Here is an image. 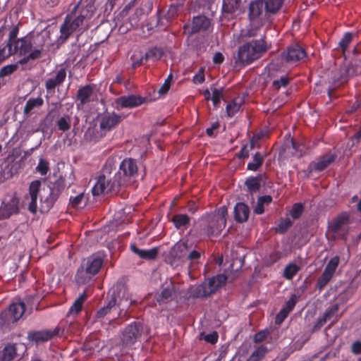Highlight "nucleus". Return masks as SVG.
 <instances>
[{"mask_svg":"<svg viewBox=\"0 0 361 361\" xmlns=\"http://www.w3.org/2000/svg\"><path fill=\"white\" fill-rule=\"evenodd\" d=\"M116 158L109 157L107 159L101 175L92 188V192L94 196L104 193L117 194L121 188H125L117 175L115 173L114 176L111 174L112 170L116 169Z\"/></svg>","mask_w":361,"mask_h":361,"instance_id":"nucleus-2","label":"nucleus"},{"mask_svg":"<svg viewBox=\"0 0 361 361\" xmlns=\"http://www.w3.org/2000/svg\"><path fill=\"white\" fill-rule=\"evenodd\" d=\"M250 216V208L243 202H238L234 207V218L239 223L247 221Z\"/></svg>","mask_w":361,"mask_h":361,"instance_id":"nucleus-27","label":"nucleus"},{"mask_svg":"<svg viewBox=\"0 0 361 361\" xmlns=\"http://www.w3.org/2000/svg\"><path fill=\"white\" fill-rule=\"evenodd\" d=\"M87 299V295L83 293L81 294L73 302L72 306L71 307L67 316L69 317L70 315L75 316L77 315L82 308V304L85 302V300Z\"/></svg>","mask_w":361,"mask_h":361,"instance_id":"nucleus-37","label":"nucleus"},{"mask_svg":"<svg viewBox=\"0 0 361 361\" xmlns=\"http://www.w3.org/2000/svg\"><path fill=\"white\" fill-rule=\"evenodd\" d=\"M355 35V34L348 32L344 34V35L338 42V47L341 49L343 54L345 53L349 44L353 41Z\"/></svg>","mask_w":361,"mask_h":361,"instance_id":"nucleus-43","label":"nucleus"},{"mask_svg":"<svg viewBox=\"0 0 361 361\" xmlns=\"http://www.w3.org/2000/svg\"><path fill=\"white\" fill-rule=\"evenodd\" d=\"M130 250L140 258L146 260H153L156 259L159 253L158 247L144 250L138 248L135 244H132L130 245Z\"/></svg>","mask_w":361,"mask_h":361,"instance_id":"nucleus-24","label":"nucleus"},{"mask_svg":"<svg viewBox=\"0 0 361 361\" xmlns=\"http://www.w3.org/2000/svg\"><path fill=\"white\" fill-rule=\"evenodd\" d=\"M134 27L135 25L127 19L126 22H124L119 26L118 31L121 34H125Z\"/></svg>","mask_w":361,"mask_h":361,"instance_id":"nucleus-64","label":"nucleus"},{"mask_svg":"<svg viewBox=\"0 0 361 361\" xmlns=\"http://www.w3.org/2000/svg\"><path fill=\"white\" fill-rule=\"evenodd\" d=\"M267 351V348L264 345L257 347L248 357L251 361H259L262 359Z\"/></svg>","mask_w":361,"mask_h":361,"instance_id":"nucleus-48","label":"nucleus"},{"mask_svg":"<svg viewBox=\"0 0 361 361\" xmlns=\"http://www.w3.org/2000/svg\"><path fill=\"white\" fill-rule=\"evenodd\" d=\"M348 224L349 216L345 213H343L331 221L329 228L331 231L334 233L345 236L348 231L347 228Z\"/></svg>","mask_w":361,"mask_h":361,"instance_id":"nucleus-18","label":"nucleus"},{"mask_svg":"<svg viewBox=\"0 0 361 361\" xmlns=\"http://www.w3.org/2000/svg\"><path fill=\"white\" fill-rule=\"evenodd\" d=\"M241 0H224L222 8L224 12L234 13L240 8Z\"/></svg>","mask_w":361,"mask_h":361,"instance_id":"nucleus-41","label":"nucleus"},{"mask_svg":"<svg viewBox=\"0 0 361 361\" xmlns=\"http://www.w3.org/2000/svg\"><path fill=\"white\" fill-rule=\"evenodd\" d=\"M55 180H43L46 183L42 185L40 179L32 180L28 186V192L24 196L23 202L27 210L35 214L39 210L41 213H47L54 207L63 191L66 183L62 175L56 176Z\"/></svg>","mask_w":361,"mask_h":361,"instance_id":"nucleus-1","label":"nucleus"},{"mask_svg":"<svg viewBox=\"0 0 361 361\" xmlns=\"http://www.w3.org/2000/svg\"><path fill=\"white\" fill-rule=\"evenodd\" d=\"M145 11L142 8H137L134 13L128 20L135 26L137 25L140 17L144 14Z\"/></svg>","mask_w":361,"mask_h":361,"instance_id":"nucleus-57","label":"nucleus"},{"mask_svg":"<svg viewBox=\"0 0 361 361\" xmlns=\"http://www.w3.org/2000/svg\"><path fill=\"white\" fill-rule=\"evenodd\" d=\"M189 217L186 214H176L171 219L175 226L180 229L189 224Z\"/></svg>","mask_w":361,"mask_h":361,"instance_id":"nucleus-44","label":"nucleus"},{"mask_svg":"<svg viewBox=\"0 0 361 361\" xmlns=\"http://www.w3.org/2000/svg\"><path fill=\"white\" fill-rule=\"evenodd\" d=\"M172 79H173V75L170 74L167 77V78L165 80L164 83L162 85V86L159 90L158 92L159 94H164L169 91Z\"/></svg>","mask_w":361,"mask_h":361,"instance_id":"nucleus-62","label":"nucleus"},{"mask_svg":"<svg viewBox=\"0 0 361 361\" xmlns=\"http://www.w3.org/2000/svg\"><path fill=\"white\" fill-rule=\"evenodd\" d=\"M44 104V100L42 97L30 98L26 102L23 108V114L25 116H30L35 113L37 109H40Z\"/></svg>","mask_w":361,"mask_h":361,"instance_id":"nucleus-26","label":"nucleus"},{"mask_svg":"<svg viewBox=\"0 0 361 361\" xmlns=\"http://www.w3.org/2000/svg\"><path fill=\"white\" fill-rule=\"evenodd\" d=\"M264 10L269 13H276L283 5V0H264Z\"/></svg>","mask_w":361,"mask_h":361,"instance_id":"nucleus-42","label":"nucleus"},{"mask_svg":"<svg viewBox=\"0 0 361 361\" xmlns=\"http://www.w3.org/2000/svg\"><path fill=\"white\" fill-rule=\"evenodd\" d=\"M190 295L193 298L203 297V283L193 286L190 289Z\"/></svg>","mask_w":361,"mask_h":361,"instance_id":"nucleus-63","label":"nucleus"},{"mask_svg":"<svg viewBox=\"0 0 361 361\" xmlns=\"http://www.w3.org/2000/svg\"><path fill=\"white\" fill-rule=\"evenodd\" d=\"M262 176H251L245 180V185L250 192H256L260 188Z\"/></svg>","mask_w":361,"mask_h":361,"instance_id":"nucleus-39","label":"nucleus"},{"mask_svg":"<svg viewBox=\"0 0 361 361\" xmlns=\"http://www.w3.org/2000/svg\"><path fill=\"white\" fill-rule=\"evenodd\" d=\"M219 340V334L217 331H213L209 334H204V341L210 344H216Z\"/></svg>","mask_w":361,"mask_h":361,"instance_id":"nucleus-61","label":"nucleus"},{"mask_svg":"<svg viewBox=\"0 0 361 361\" xmlns=\"http://www.w3.org/2000/svg\"><path fill=\"white\" fill-rule=\"evenodd\" d=\"M307 56L305 49L298 44H294L288 46L285 51H283L280 58L282 61L286 62H297Z\"/></svg>","mask_w":361,"mask_h":361,"instance_id":"nucleus-17","label":"nucleus"},{"mask_svg":"<svg viewBox=\"0 0 361 361\" xmlns=\"http://www.w3.org/2000/svg\"><path fill=\"white\" fill-rule=\"evenodd\" d=\"M203 43V35H188V44L191 49L196 50L197 53L201 51Z\"/></svg>","mask_w":361,"mask_h":361,"instance_id":"nucleus-35","label":"nucleus"},{"mask_svg":"<svg viewBox=\"0 0 361 361\" xmlns=\"http://www.w3.org/2000/svg\"><path fill=\"white\" fill-rule=\"evenodd\" d=\"M56 125L59 130L67 131L71 128V118L69 116H63L56 121Z\"/></svg>","mask_w":361,"mask_h":361,"instance_id":"nucleus-47","label":"nucleus"},{"mask_svg":"<svg viewBox=\"0 0 361 361\" xmlns=\"http://www.w3.org/2000/svg\"><path fill=\"white\" fill-rule=\"evenodd\" d=\"M297 303V297L295 294L292 295L290 299L286 302L284 306L281 308V310H284L287 312V313L290 314V312L293 310L295 305Z\"/></svg>","mask_w":361,"mask_h":361,"instance_id":"nucleus-58","label":"nucleus"},{"mask_svg":"<svg viewBox=\"0 0 361 361\" xmlns=\"http://www.w3.org/2000/svg\"><path fill=\"white\" fill-rule=\"evenodd\" d=\"M293 226V221L289 218L282 219L276 226L275 231L277 233L283 234Z\"/></svg>","mask_w":361,"mask_h":361,"instance_id":"nucleus-46","label":"nucleus"},{"mask_svg":"<svg viewBox=\"0 0 361 361\" xmlns=\"http://www.w3.org/2000/svg\"><path fill=\"white\" fill-rule=\"evenodd\" d=\"M19 199L16 195H7L0 207V219H9L19 213Z\"/></svg>","mask_w":361,"mask_h":361,"instance_id":"nucleus-14","label":"nucleus"},{"mask_svg":"<svg viewBox=\"0 0 361 361\" xmlns=\"http://www.w3.org/2000/svg\"><path fill=\"white\" fill-rule=\"evenodd\" d=\"M227 213V208L224 206L219 209L217 213L207 216V235L208 236H216L220 234L226 226Z\"/></svg>","mask_w":361,"mask_h":361,"instance_id":"nucleus-11","label":"nucleus"},{"mask_svg":"<svg viewBox=\"0 0 361 361\" xmlns=\"http://www.w3.org/2000/svg\"><path fill=\"white\" fill-rule=\"evenodd\" d=\"M126 118L124 114L106 111L98 116L99 129L102 135L114 129Z\"/></svg>","mask_w":361,"mask_h":361,"instance_id":"nucleus-12","label":"nucleus"},{"mask_svg":"<svg viewBox=\"0 0 361 361\" xmlns=\"http://www.w3.org/2000/svg\"><path fill=\"white\" fill-rule=\"evenodd\" d=\"M75 8L78 9V13L75 14V16L67 15L63 23L61 26V38L63 40L67 39L77 29L87 24L94 15L96 11L94 4L91 1L81 3Z\"/></svg>","mask_w":361,"mask_h":361,"instance_id":"nucleus-4","label":"nucleus"},{"mask_svg":"<svg viewBox=\"0 0 361 361\" xmlns=\"http://www.w3.org/2000/svg\"><path fill=\"white\" fill-rule=\"evenodd\" d=\"M115 173L125 187L133 184L138 176L137 161L132 158L124 159L119 164V169Z\"/></svg>","mask_w":361,"mask_h":361,"instance_id":"nucleus-8","label":"nucleus"},{"mask_svg":"<svg viewBox=\"0 0 361 361\" xmlns=\"http://www.w3.org/2000/svg\"><path fill=\"white\" fill-rule=\"evenodd\" d=\"M290 82V79L286 76H282L279 80H275L272 82L274 89L279 90L282 87H286Z\"/></svg>","mask_w":361,"mask_h":361,"instance_id":"nucleus-56","label":"nucleus"},{"mask_svg":"<svg viewBox=\"0 0 361 361\" xmlns=\"http://www.w3.org/2000/svg\"><path fill=\"white\" fill-rule=\"evenodd\" d=\"M304 212V205L301 202L295 203L293 205L290 212V215L294 219H299Z\"/></svg>","mask_w":361,"mask_h":361,"instance_id":"nucleus-51","label":"nucleus"},{"mask_svg":"<svg viewBox=\"0 0 361 361\" xmlns=\"http://www.w3.org/2000/svg\"><path fill=\"white\" fill-rule=\"evenodd\" d=\"M300 267L295 264H289L287 265L283 271V276L288 279L291 280L296 274L300 271Z\"/></svg>","mask_w":361,"mask_h":361,"instance_id":"nucleus-45","label":"nucleus"},{"mask_svg":"<svg viewBox=\"0 0 361 361\" xmlns=\"http://www.w3.org/2000/svg\"><path fill=\"white\" fill-rule=\"evenodd\" d=\"M145 101V97L139 95L121 96L115 99L114 108L118 111L126 108L133 109L144 104Z\"/></svg>","mask_w":361,"mask_h":361,"instance_id":"nucleus-15","label":"nucleus"},{"mask_svg":"<svg viewBox=\"0 0 361 361\" xmlns=\"http://www.w3.org/2000/svg\"><path fill=\"white\" fill-rule=\"evenodd\" d=\"M203 27V17L200 15L194 16L191 24H186L183 27L184 32L188 35L201 34Z\"/></svg>","mask_w":361,"mask_h":361,"instance_id":"nucleus-25","label":"nucleus"},{"mask_svg":"<svg viewBox=\"0 0 361 361\" xmlns=\"http://www.w3.org/2000/svg\"><path fill=\"white\" fill-rule=\"evenodd\" d=\"M264 9V0H255L249 6L248 16L251 20L258 18Z\"/></svg>","mask_w":361,"mask_h":361,"instance_id":"nucleus-30","label":"nucleus"},{"mask_svg":"<svg viewBox=\"0 0 361 361\" xmlns=\"http://www.w3.org/2000/svg\"><path fill=\"white\" fill-rule=\"evenodd\" d=\"M254 143L251 142L250 145H245L243 146L240 152L238 153V157L240 159H245L249 157L250 151L252 150L254 147Z\"/></svg>","mask_w":361,"mask_h":361,"instance_id":"nucleus-59","label":"nucleus"},{"mask_svg":"<svg viewBox=\"0 0 361 361\" xmlns=\"http://www.w3.org/2000/svg\"><path fill=\"white\" fill-rule=\"evenodd\" d=\"M107 296L116 303L115 306L118 309V317H126L129 307L135 302L130 298L126 284L122 281H118L111 287Z\"/></svg>","mask_w":361,"mask_h":361,"instance_id":"nucleus-7","label":"nucleus"},{"mask_svg":"<svg viewBox=\"0 0 361 361\" xmlns=\"http://www.w3.org/2000/svg\"><path fill=\"white\" fill-rule=\"evenodd\" d=\"M15 54L12 44L11 43H6V46L0 49V64L2 61Z\"/></svg>","mask_w":361,"mask_h":361,"instance_id":"nucleus-50","label":"nucleus"},{"mask_svg":"<svg viewBox=\"0 0 361 361\" xmlns=\"http://www.w3.org/2000/svg\"><path fill=\"white\" fill-rule=\"evenodd\" d=\"M18 31H19L18 27L13 26L9 32L8 39L6 43H11L12 44V46H13L15 44V42H16L18 39H17Z\"/></svg>","mask_w":361,"mask_h":361,"instance_id":"nucleus-60","label":"nucleus"},{"mask_svg":"<svg viewBox=\"0 0 361 361\" xmlns=\"http://www.w3.org/2000/svg\"><path fill=\"white\" fill-rule=\"evenodd\" d=\"M92 94L93 88L90 85L80 87L77 92V99L80 102L78 106H83L91 102Z\"/></svg>","mask_w":361,"mask_h":361,"instance_id":"nucleus-28","label":"nucleus"},{"mask_svg":"<svg viewBox=\"0 0 361 361\" xmlns=\"http://www.w3.org/2000/svg\"><path fill=\"white\" fill-rule=\"evenodd\" d=\"M17 354L15 344H8L0 351V361H12Z\"/></svg>","mask_w":361,"mask_h":361,"instance_id":"nucleus-32","label":"nucleus"},{"mask_svg":"<svg viewBox=\"0 0 361 361\" xmlns=\"http://www.w3.org/2000/svg\"><path fill=\"white\" fill-rule=\"evenodd\" d=\"M52 337L53 334L49 330L30 331L27 333L28 340L37 344L47 342Z\"/></svg>","mask_w":361,"mask_h":361,"instance_id":"nucleus-23","label":"nucleus"},{"mask_svg":"<svg viewBox=\"0 0 361 361\" xmlns=\"http://www.w3.org/2000/svg\"><path fill=\"white\" fill-rule=\"evenodd\" d=\"M265 156L257 152L252 156V161L247 165V169L252 171H257L263 164Z\"/></svg>","mask_w":361,"mask_h":361,"instance_id":"nucleus-36","label":"nucleus"},{"mask_svg":"<svg viewBox=\"0 0 361 361\" xmlns=\"http://www.w3.org/2000/svg\"><path fill=\"white\" fill-rule=\"evenodd\" d=\"M173 286L171 283L163 289L157 300L159 303H166L173 300Z\"/></svg>","mask_w":361,"mask_h":361,"instance_id":"nucleus-38","label":"nucleus"},{"mask_svg":"<svg viewBox=\"0 0 361 361\" xmlns=\"http://www.w3.org/2000/svg\"><path fill=\"white\" fill-rule=\"evenodd\" d=\"M336 159V155L332 153H326L321 156L317 161H313L309 165L310 171H322L327 168Z\"/></svg>","mask_w":361,"mask_h":361,"instance_id":"nucleus-21","label":"nucleus"},{"mask_svg":"<svg viewBox=\"0 0 361 361\" xmlns=\"http://www.w3.org/2000/svg\"><path fill=\"white\" fill-rule=\"evenodd\" d=\"M149 329L141 322H133L127 325L121 334V343L124 346H131L140 338L142 334H148Z\"/></svg>","mask_w":361,"mask_h":361,"instance_id":"nucleus-10","label":"nucleus"},{"mask_svg":"<svg viewBox=\"0 0 361 361\" xmlns=\"http://www.w3.org/2000/svg\"><path fill=\"white\" fill-rule=\"evenodd\" d=\"M339 304L335 303L332 305L329 306L324 313L323 316L319 318L315 325L313 327V330L316 331L319 329L322 326L324 325V324L329 319H331L333 317H335V321L333 322H336L340 319V318L342 317V314H338V312L339 310Z\"/></svg>","mask_w":361,"mask_h":361,"instance_id":"nucleus-19","label":"nucleus"},{"mask_svg":"<svg viewBox=\"0 0 361 361\" xmlns=\"http://www.w3.org/2000/svg\"><path fill=\"white\" fill-rule=\"evenodd\" d=\"M56 116V110L54 109H51L49 110L46 115L45 118L42 121V123L40 124V127L42 128V130L44 131L45 130H47L49 127V126L52 123L54 118Z\"/></svg>","mask_w":361,"mask_h":361,"instance_id":"nucleus-49","label":"nucleus"},{"mask_svg":"<svg viewBox=\"0 0 361 361\" xmlns=\"http://www.w3.org/2000/svg\"><path fill=\"white\" fill-rule=\"evenodd\" d=\"M18 68V64H11L4 66L0 70V78L9 75L15 72Z\"/></svg>","mask_w":361,"mask_h":361,"instance_id":"nucleus-55","label":"nucleus"},{"mask_svg":"<svg viewBox=\"0 0 361 361\" xmlns=\"http://www.w3.org/2000/svg\"><path fill=\"white\" fill-rule=\"evenodd\" d=\"M186 249L183 243H177L171 249L170 255L175 258H181L182 252Z\"/></svg>","mask_w":361,"mask_h":361,"instance_id":"nucleus-52","label":"nucleus"},{"mask_svg":"<svg viewBox=\"0 0 361 361\" xmlns=\"http://www.w3.org/2000/svg\"><path fill=\"white\" fill-rule=\"evenodd\" d=\"M226 281L227 276L223 274H217L209 279L207 287H204V297L215 293L217 290L222 288Z\"/></svg>","mask_w":361,"mask_h":361,"instance_id":"nucleus-20","label":"nucleus"},{"mask_svg":"<svg viewBox=\"0 0 361 361\" xmlns=\"http://www.w3.org/2000/svg\"><path fill=\"white\" fill-rule=\"evenodd\" d=\"M164 54L163 48L159 47H153L147 50L144 55L145 61H157L161 59Z\"/></svg>","mask_w":361,"mask_h":361,"instance_id":"nucleus-33","label":"nucleus"},{"mask_svg":"<svg viewBox=\"0 0 361 361\" xmlns=\"http://www.w3.org/2000/svg\"><path fill=\"white\" fill-rule=\"evenodd\" d=\"M361 75L360 62L355 61L348 66H343L339 68V75H334V80L340 84L348 81V78L355 75Z\"/></svg>","mask_w":361,"mask_h":361,"instance_id":"nucleus-16","label":"nucleus"},{"mask_svg":"<svg viewBox=\"0 0 361 361\" xmlns=\"http://www.w3.org/2000/svg\"><path fill=\"white\" fill-rule=\"evenodd\" d=\"M18 163L12 159L8 158L4 166L2 168L3 172L6 174V178H12L15 173H18Z\"/></svg>","mask_w":361,"mask_h":361,"instance_id":"nucleus-40","label":"nucleus"},{"mask_svg":"<svg viewBox=\"0 0 361 361\" xmlns=\"http://www.w3.org/2000/svg\"><path fill=\"white\" fill-rule=\"evenodd\" d=\"M212 92L208 90H204V100H212L214 108H216L221 98L222 92L216 88H211Z\"/></svg>","mask_w":361,"mask_h":361,"instance_id":"nucleus-34","label":"nucleus"},{"mask_svg":"<svg viewBox=\"0 0 361 361\" xmlns=\"http://www.w3.org/2000/svg\"><path fill=\"white\" fill-rule=\"evenodd\" d=\"M269 334L270 331L268 329H264L254 335L253 341L255 343L263 342L267 338Z\"/></svg>","mask_w":361,"mask_h":361,"instance_id":"nucleus-53","label":"nucleus"},{"mask_svg":"<svg viewBox=\"0 0 361 361\" xmlns=\"http://www.w3.org/2000/svg\"><path fill=\"white\" fill-rule=\"evenodd\" d=\"M25 312V305L23 302L11 304L8 309L0 314V328L10 329Z\"/></svg>","mask_w":361,"mask_h":361,"instance_id":"nucleus-9","label":"nucleus"},{"mask_svg":"<svg viewBox=\"0 0 361 361\" xmlns=\"http://www.w3.org/2000/svg\"><path fill=\"white\" fill-rule=\"evenodd\" d=\"M244 103V99L241 97H235L231 102H229L226 107L227 116L228 117L234 116L238 111H240L241 106Z\"/></svg>","mask_w":361,"mask_h":361,"instance_id":"nucleus-31","label":"nucleus"},{"mask_svg":"<svg viewBox=\"0 0 361 361\" xmlns=\"http://www.w3.org/2000/svg\"><path fill=\"white\" fill-rule=\"evenodd\" d=\"M45 37L40 34H30L15 42L13 50L16 54L24 56L19 63L25 64L30 60L39 59L44 51Z\"/></svg>","mask_w":361,"mask_h":361,"instance_id":"nucleus-3","label":"nucleus"},{"mask_svg":"<svg viewBox=\"0 0 361 361\" xmlns=\"http://www.w3.org/2000/svg\"><path fill=\"white\" fill-rule=\"evenodd\" d=\"M340 257L338 256H334L327 262L322 274L318 278L316 283V288L318 290L322 291L331 281L338 267Z\"/></svg>","mask_w":361,"mask_h":361,"instance_id":"nucleus-13","label":"nucleus"},{"mask_svg":"<svg viewBox=\"0 0 361 361\" xmlns=\"http://www.w3.org/2000/svg\"><path fill=\"white\" fill-rule=\"evenodd\" d=\"M104 262V257L100 253L94 254L84 259L78 268L75 281L80 285L91 284L94 281V276L100 271Z\"/></svg>","mask_w":361,"mask_h":361,"instance_id":"nucleus-6","label":"nucleus"},{"mask_svg":"<svg viewBox=\"0 0 361 361\" xmlns=\"http://www.w3.org/2000/svg\"><path fill=\"white\" fill-rule=\"evenodd\" d=\"M115 304L116 303H114L113 300H110L108 296H106V304L96 312L94 315V321L103 319L104 317L109 315L114 311L118 312V309L116 307ZM117 318H118V316L116 318L110 319L109 323L115 322Z\"/></svg>","mask_w":361,"mask_h":361,"instance_id":"nucleus-22","label":"nucleus"},{"mask_svg":"<svg viewBox=\"0 0 361 361\" xmlns=\"http://www.w3.org/2000/svg\"><path fill=\"white\" fill-rule=\"evenodd\" d=\"M66 77L64 68L60 69L54 78H49L45 82V87L48 91H54L56 86L61 85Z\"/></svg>","mask_w":361,"mask_h":361,"instance_id":"nucleus-29","label":"nucleus"},{"mask_svg":"<svg viewBox=\"0 0 361 361\" xmlns=\"http://www.w3.org/2000/svg\"><path fill=\"white\" fill-rule=\"evenodd\" d=\"M271 47L266 41V35L259 39H253L239 47L235 63L239 66H246L260 59Z\"/></svg>","mask_w":361,"mask_h":361,"instance_id":"nucleus-5","label":"nucleus"},{"mask_svg":"<svg viewBox=\"0 0 361 361\" xmlns=\"http://www.w3.org/2000/svg\"><path fill=\"white\" fill-rule=\"evenodd\" d=\"M49 169V162L44 159H40L36 167L37 171L39 172L42 176H44L47 173Z\"/></svg>","mask_w":361,"mask_h":361,"instance_id":"nucleus-54","label":"nucleus"}]
</instances>
